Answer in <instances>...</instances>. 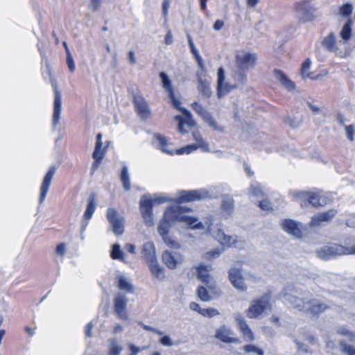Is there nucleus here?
I'll return each instance as SVG.
<instances>
[{
    "label": "nucleus",
    "mask_w": 355,
    "mask_h": 355,
    "mask_svg": "<svg viewBox=\"0 0 355 355\" xmlns=\"http://www.w3.org/2000/svg\"><path fill=\"white\" fill-rule=\"evenodd\" d=\"M132 103L137 114L141 120L146 121L151 117V110L145 98L141 94H134Z\"/></svg>",
    "instance_id": "nucleus-10"
},
{
    "label": "nucleus",
    "mask_w": 355,
    "mask_h": 355,
    "mask_svg": "<svg viewBox=\"0 0 355 355\" xmlns=\"http://www.w3.org/2000/svg\"><path fill=\"white\" fill-rule=\"evenodd\" d=\"M295 344L299 351L303 352L304 353H311L308 346H306L305 344L297 340L295 341Z\"/></svg>",
    "instance_id": "nucleus-58"
},
{
    "label": "nucleus",
    "mask_w": 355,
    "mask_h": 355,
    "mask_svg": "<svg viewBox=\"0 0 355 355\" xmlns=\"http://www.w3.org/2000/svg\"><path fill=\"white\" fill-rule=\"evenodd\" d=\"M159 78L162 80V87L168 92V97L171 100V103L173 107L179 106V104H181L180 101L175 96L174 89L172 86V83L171 79L166 73L162 71L159 73Z\"/></svg>",
    "instance_id": "nucleus-19"
},
{
    "label": "nucleus",
    "mask_w": 355,
    "mask_h": 355,
    "mask_svg": "<svg viewBox=\"0 0 355 355\" xmlns=\"http://www.w3.org/2000/svg\"><path fill=\"white\" fill-rule=\"evenodd\" d=\"M148 266L153 277L159 280H163L165 278L164 269L159 265L157 260L148 263Z\"/></svg>",
    "instance_id": "nucleus-33"
},
{
    "label": "nucleus",
    "mask_w": 355,
    "mask_h": 355,
    "mask_svg": "<svg viewBox=\"0 0 355 355\" xmlns=\"http://www.w3.org/2000/svg\"><path fill=\"white\" fill-rule=\"evenodd\" d=\"M170 227L171 223L163 218L157 227V232L161 236H164V235L168 234Z\"/></svg>",
    "instance_id": "nucleus-44"
},
{
    "label": "nucleus",
    "mask_w": 355,
    "mask_h": 355,
    "mask_svg": "<svg viewBox=\"0 0 355 355\" xmlns=\"http://www.w3.org/2000/svg\"><path fill=\"white\" fill-rule=\"evenodd\" d=\"M162 237L165 244L167 245L168 246L175 248H178L180 247L179 243L173 240L172 238L169 236L168 234L164 235V236Z\"/></svg>",
    "instance_id": "nucleus-52"
},
{
    "label": "nucleus",
    "mask_w": 355,
    "mask_h": 355,
    "mask_svg": "<svg viewBox=\"0 0 355 355\" xmlns=\"http://www.w3.org/2000/svg\"><path fill=\"white\" fill-rule=\"evenodd\" d=\"M191 107L213 130L220 132H224V128L217 123L212 114L206 109H205L201 104L198 103V102H193L191 104Z\"/></svg>",
    "instance_id": "nucleus-7"
},
{
    "label": "nucleus",
    "mask_w": 355,
    "mask_h": 355,
    "mask_svg": "<svg viewBox=\"0 0 355 355\" xmlns=\"http://www.w3.org/2000/svg\"><path fill=\"white\" fill-rule=\"evenodd\" d=\"M209 196V191L205 189L182 191L176 199L178 203L189 202L205 199Z\"/></svg>",
    "instance_id": "nucleus-9"
},
{
    "label": "nucleus",
    "mask_w": 355,
    "mask_h": 355,
    "mask_svg": "<svg viewBox=\"0 0 355 355\" xmlns=\"http://www.w3.org/2000/svg\"><path fill=\"white\" fill-rule=\"evenodd\" d=\"M93 159H94V162L92 165V171L94 173L99 167L103 159L101 157H98V158L96 157V158H93Z\"/></svg>",
    "instance_id": "nucleus-63"
},
{
    "label": "nucleus",
    "mask_w": 355,
    "mask_h": 355,
    "mask_svg": "<svg viewBox=\"0 0 355 355\" xmlns=\"http://www.w3.org/2000/svg\"><path fill=\"white\" fill-rule=\"evenodd\" d=\"M154 138L157 141V144L156 145V147L159 149H160L162 152L166 153L168 155H173L174 153L173 150H169L167 148L168 146V141L166 138L159 133L154 134Z\"/></svg>",
    "instance_id": "nucleus-34"
},
{
    "label": "nucleus",
    "mask_w": 355,
    "mask_h": 355,
    "mask_svg": "<svg viewBox=\"0 0 355 355\" xmlns=\"http://www.w3.org/2000/svg\"><path fill=\"white\" fill-rule=\"evenodd\" d=\"M294 10L300 23H306L313 21L317 15L316 8L313 7L309 0H303L294 3Z\"/></svg>",
    "instance_id": "nucleus-4"
},
{
    "label": "nucleus",
    "mask_w": 355,
    "mask_h": 355,
    "mask_svg": "<svg viewBox=\"0 0 355 355\" xmlns=\"http://www.w3.org/2000/svg\"><path fill=\"white\" fill-rule=\"evenodd\" d=\"M170 200L169 198L164 196L155 197L153 199L148 198L146 196H143L141 198L139 209L146 225L150 227L154 224L153 214V205H159Z\"/></svg>",
    "instance_id": "nucleus-3"
},
{
    "label": "nucleus",
    "mask_w": 355,
    "mask_h": 355,
    "mask_svg": "<svg viewBox=\"0 0 355 355\" xmlns=\"http://www.w3.org/2000/svg\"><path fill=\"white\" fill-rule=\"evenodd\" d=\"M110 257L112 259L124 261V252L121 249V245L119 243H114L112 246Z\"/></svg>",
    "instance_id": "nucleus-37"
},
{
    "label": "nucleus",
    "mask_w": 355,
    "mask_h": 355,
    "mask_svg": "<svg viewBox=\"0 0 355 355\" xmlns=\"http://www.w3.org/2000/svg\"><path fill=\"white\" fill-rule=\"evenodd\" d=\"M346 135L348 139L351 141H354V128L352 125L346 126L345 128Z\"/></svg>",
    "instance_id": "nucleus-54"
},
{
    "label": "nucleus",
    "mask_w": 355,
    "mask_h": 355,
    "mask_svg": "<svg viewBox=\"0 0 355 355\" xmlns=\"http://www.w3.org/2000/svg\"><path fill=\"white\" fill-rule=\"evenodd\" d=\"M193 137L194 139L198 142V147L202 148L205 151H207L209 150V145L207 142H205L199 132H193Z\"/></svg>",
    "instance_id": "nucleus-46"
},
{
    "label": "nucleus",
    "mask_w": 355,
    "mask_h": 355,
    "mask_svg": "<svg viewBox=\"0 0 355 355\" xmlns=\"http://www.w3.org/2000/svg\"><path fill=\"white\" fill-rule=\"evenodd\" d=\"M54 101H53V129L56 128V126L58 125L60 118V114L62 110V94L60 91L58 89L56 85L54 86Z\"/></svg>",
    "instance_id": "nucleus-18"
},
{
    "label": "nucleus",
    "mask_w": 355,
    "mask_h": 355,
    "mask_svg": "<svg viewBox=\"0 0 355 355\" xmlns=\"http://www.w3.org/2000/svg\"><path fill=\"white\" fill-rule=\"evenodd\" d=\"M175 109L180 111L183 115V116L180 115H177L175 117V119L178 121V130L181 134L187 133L188 131L184 128V125H187L190 128H193L196 125V121L192 118V114L189 110L187 108L181 107V104H179V106L174 107Z\"/></svg>",
    "instance_id": "nucleus-8"
},
{
    "label": "nucleus",
    "mask_w": 355,
    "mask_h": 355,
    "mask_svg": "<svg viewBox=\"0 0 355 355\" xmlns=\"http://www.w3.org/2000/svg\"><path fill=\"white\" fill-rule=\"evenodd\" d=\"M311 63V62L309 58H307L304 61L302 64L301 74L304 78H309L312 80H316L320 76V75L313 76L312 73H307L308 70L310 69Z\"/></svg>",
    "instance_id": "nucleus-38"
},
{
    "label": "nucleus",
    "mask_w": 355,
    "mask_h": 355,
    "mask_svg": "<svg viewBox=\"0 0 355 355\" xmlns=\"http://www.w3.org/2000/svg\"><path fill=\"white\" fill-rule=\"evenodd\" d=\"M257 59V55L254 53L238 54L236 55V67L239 70L248 71L256 65Z\"/></svg>",
    "instance_id": "nucleus-12"
},
{
    "label": "nucleus",
    "mask_w": 355,
    "mask_h": 355,
    "mask_svg": "<svg viewBox=\"0 0 355 355\" xmlns=\"http://www.w3.org/2000/svg\"><path fill=\"white\" fill-rule=\"evenodd\" d=\"M352 21L349 18L345 24L343 25L342 30L340 33V37L345 41L347 42L350 40L352 33Z\"/></svg>",
    "instance_id": "nucleus-36"
},
{
    "label": "nucleus",
    "mask_w": 355,
    "mask_h": 355,
    "mask_svg": "<svg viewBox=\"0 0 355 355\" xmlns=\"http://www.w3.org/2000/svg\"><path fill=\"white\" fill-rule=\"evenodd\" d=\"M159 343L162 345L167 347H171L173 345L171 338L168 336H162L159 340Z\"/></svg>",
    "instance_id": "nucleus-56"
},
{
    "label": "nucleus",
    "mask_w": 355,
    "mask_h": 355,
    "mask_svg": "<svg viewBox=\"0 0 355 355\" xmlns=\"http://www.w3.org/2000/svg\"><path fill=\"white\" fill-rule=\"evenodd\" d=\"M337 333L338 334H340L342 336H346L349 337V340L350 342H354L355 341V334L347 329L344 327H340L337 330Z\"/></svg>",
    "instance_id": "nucleus-49"
},
{
    "label": "nucleus",
    "mask_w": 355,
    "mask_h": 355,
    "mask_svg": "<svg viewBox=\"0 0 355 355\" xmlns=\"http://www.w3.org/2000/svg\"><path fill=\"white\" fill-rule=\"evenodd\" d=\"M270 294L265 293L260 298L252 302L246 311L249 318H255L260 315L269 306Z\"/></svg>",
    "instance_id": "nucleus-5"
},
{
    "label": "nucleus",
    "mask_w": 355,
    "mask_h": 355,
    "mask_svg": "<svg viewBox=\"0 0 355 355\" xmlns=\"http://www.w3.org/2000/svg\"><path fill=\"white\" fill-rule=\"evenodd\" d=\"M65 251H66L65 243H62L57 245L56 249H55V252L57 254L62 256L65 253Z\"/></svg>",
    "instance_id": "nucleus-61"
},
{
    "label": "nucleus",
    "mask_w": 355,
    "mask_h": 355,
    "mask_svg": "<svg viewBox=\"0 0 355 355\" xmlns=\"http://www.w3.org/2000/svg\"><path fill=\"white\" fill-rule=\"evenodd\" d=\"M101 0H91L89 6L92 11H96L100 8Z\"/></svg>",
    "instance_id": "nucleus-60"
},
{
    "label": "nucleus",
    "mask_w": 355,
    "mask_h": 355,
    "mask_svg": "<svg viewBox=\"0 0 355 355\" xmlns=\"http://www.w3.org/2000/svg\"><path fill=\"white\" fill-rule=\"evenodd\" d=\"M274 76L280 84L288 91H293L295 89V83L291 80L286 74L280 69L274 70Z\"/></svg>",
    "instance_id": "nucleus-26"
},
{
    "label": "nucleus",
    "mask_w": 355,
    "mask_h": 355,
    "mask_svg": "<svg viewBox=\"0 0 355 355\" xmlns=\"http://www.w3.org/2000/svg\"><path fill=\"white\" fill-rule=\"evenodd\" d=\"M197 295L200 300L209 302L211 300V296L208 293L207 290L204 286H200L197 289Z\"/></svg>",
    "instance_id": "nucleus-43"
},
{
    "label": "nucleus",
    "mask_w": 355,
    "mask_h": 355,
    "mask_svg": "<svg viewBox=\"0 0 355 355\" xmlns=\"http://www.w3.org/2000/svg\"><path fill=\"white\" fill-rule=\"evenodd\" d=\"M236 88V85H230L229 83H223V87H221V97L229 94L233 89Z\"/></svg>",
    "instance_id": "nucleus-53"
},
{
    "label": "nucleus",
    "mask_w": 355,
    "mask_h": 355,
    "mask_svg": "<svg viewBox=\"0 0 355 355\" xmlns=\"http://www.w3.org/2000/svg\"><path fill=\"white\" fill-rule=\"evenodd\" d=\"M228 277L231 284L237 290L241 292H244L247 290L248 287L244 282V278L240 269L231 268L228 272Z\"/></svg>",
    "instance_id": "nucleus-14"
},
{
    "label": "nucleus",
    "mask_w": 355,
    "mask_h": 355,
    "mask_svg": "<svg viewBox=\"0 0 355 355\" xmlns=\"http://www.w3.org/2000/svg\"><path fill=\"white\" fill-rule=\"evenodd\" d=\"M121 350L122 347L117 345H113L112 346L108 355H119Z\"/></svg>",
    "instance_id": "nucleus-62"
},
{
    "label": "nucleus",
    "mask_w": 355,
    "mask_h": 355,
    "mask_svg": "<svg viewBox=\"0 0 355 355\" xmlns=\"http://www.w3.org/2000/svg\"><path fill=\"white\" fill-rule=\"evenodd\" d=\"M198 89L200 94H201L205 98H210L212 95V91L210 87V82L207 80H203L202 77L198 73Z\"/></svg>",
    "instance_id": "nucleus-29"
},
{
    "label": "nucleus",
    "mask_w": 355,
    "mask_h": 355,
    "mask_svg": "<svg viewBox=\"0 0 355 355\" xmlns=\"http://www.w3.org/2000/svg\"><path fill=\"white\" fill-rule=\"evenodd\" d=\"M282 229L291 235L296 238L302 237V231L299 228L297 223L292 219L286 218L282 220L281 223Z\"/></svg>",
    "instance_id": "nucleus-23"
},
{
    "label": "nucleus",
    "mask_w": 355,
    "mask_h": 355,
    "mask_svg": "<svg viewBox=\"0 0 355 355\" xmlns=\"http://www.w3.org/2000/svg\"><path fill=\"white\" fill-rule=\"evenodd\" d=\"M328 308L329 306L324 303L319 302L316 299L313 298L306 302V305L304 312L312 316H318Z\"/></svg>",
    "instance_id": "nucleus-21"
},
{
    "label": "nucleus",
    "mask_w": 355,
    "mask_h": 355,
    "mask_svg": "<svg viewBox=\"0 0 355 355\" xmlns=\"http://www.w3.org/2000/svg\"><path fill=\"white\" fill-rule=\"evenodd\" d=\"M56 167L55 166H51L48 172L45 175L41 188H40V194L39 198L40 204H42L46 196V194L49 191L52 179L55 173Z\"/></svg>",
    "instance_id": "nucleus-20"
},
{
    "label": "nucleus",
    "mask_w": 355,
    "mask_h": 355,
    "mask_svg": "<svg viewBox=\"0 0 355 355\" xmlns=\"http://www.w3.org/2000/svg\"><path fill=\"white\" fill-rule=\"evenodd\" d=\"M197 277L198 279L205 283L209 288L212 289L214 288V284L211 282V276L206 266L200 265L197 268Z\"/></svg>",
    "instance_id": "nucleus-27"
},
{
    "label": "nucleus",
    "mask_w": 355,
    "mask_h": 355,
    "mask_svg": "<svg viewBox=\"0 0 355 355\" xmlns=\"http://www.w3.org/2000/svg\"><path fill=\"white\" fill-rule=\"evenodd\" d=\"M187 37L188 43H189V47H190L192 54L194 55V54H196L197 53H198V51L196 49V47L193 42L192 37L191 36V35L189 33L187 34Z\"/></svg>",
    "instance_id": "nucleus-55"
},
{
    "label": "nucleus",
    "mask_w": 355,
    "mask_h": 355,
    "mask_svg": "<svg viewBox=\"0 0 355 355\" xmlns=\"http://www.w3.org/2000/svg\"><path fill=\"white\" fill-rule=\"evenodd\" d=\"M96 207V195L92 193L89 195L88 198V202L87 205L86 210L84 213V220H89L92 218Z\"/></svg>",
    "instance_id": "nucleus-31"
},
{
    "label": "nucleus",
    "mask_w": 355,
    "mask_h": 355,
    "mask_svg": "<svg viewBox=\"0 0 355 355\" xmlns=\"http://www.w3.org/2000/svg\"><path fill=\"white\" fill-rule=\"evenodd\" d=\"M120 180L125 191H129L131 189L130 179L128 166L124 164L121 171Z\"/></svg>",
    "instance_id": "nucleus-35"
},
{
    "label": "nucleus",
    "mask_w": 355,
    "mask_h": 355,
    "mask_svg": "<svg viewBox=\"0 0 355 355\" xmlns=\"http://www.w3.org/2000/svg\"><path fill=\"white\" fill-rule=\"evenodd\" d=\"M285 300L289 302L295 309H297L300 311L305 310L306 302L304 299L300 298L297 296L286 293L284 295Z\"/></svg>",
    "instance_id": "nucleus-28"
},
{
    "label": "nucleus",
    "mask_w": 355,
    "mask_h": 355,
    "mask_svg": "<svg viewBox=\"0 0 355 355\" xmlns=\"http://www.w3.org/2000/svg\"><path fill=\"white\" fill-rule=\"evenodd\" d=\"M337 214V211L334 209H329L326 211L322 212L311 218L310 225L311 226H318L321 222H328Z\"/></svg>",
    "instance_id": "nucleus-24"
},
{
    "label": "nucleus",
    "mask_w": 355,
    "mask_h": 355,
    "mask_svg": "<svg viewBox=\"0 0 355 355\" xmlns=\"http://www.w3.org/2000/svg\"><path fill=\"white\" fill-rule=\"evenodd\" d=\"M346 225L349 227L355 228V215L351 216L347 220Z\"/></svg>",
    "instance_id": "nucleus-64"
},
{
    "label": "nucleus",
    "mask_w": 355,
    "mask_h": 355,
    "mask_svg": "<svg viewBox=\"0 0 355 355\" xmlns=\"http://www.w3.org/2000/svg\"><path fill=\"white\" fill-rule=\"evenodd\" d=\"M191 209L179 205L168 207L164 214V219L168 223L183 222L187 223L193 230H202L204 225L202 222H198V218L184 215V212Z\"/></svg>",
    "instance_id": "nucleus-1"
},
{
    "label": "nucleus",
    "mask_w": 355,
    "mask_h": 355,
    "mask_svg": "<svg viewBox=\"0 0 355 355\" xmlns=\"http://www.w3.org/2000/svg\"><path fill=\"white\" fill-rule=\"evenodd\" d=\"M316 254L319 259L324 261H327L341 255L355 254V245L352 247H345L342 245L333 243L318 249Z\"/></svg>",
    "instance_id": "nucleus-2"
},
{
    "label": "nucleus",
    "mask_w": 355,
    "mask_h": 355,
    "mask_svg": "<svg viewBox=\"0 0 355 355\" xmlns=\"http://www.w3.org/2000/svg\"><path fill=\"white\" fill-rule=\"evenodd\" d=\"M183 260V256L177 252L165 250L162 254V261L169 269H175Z\"/></svg>",
    "instance_id": "nucleus-17"
},
{
    "label": "nucleus",
    "mask_w": 355,
    "mask_h": 355,
    "mask_svg": "<svg viewBox=\"0 0 355 355\" xmlns=\"http://www.w3.org/2000/svg\"><path fill=\"white\" fill-rule=\"evenodd\" d=\"M341 347V351L345 355H355V347L352 345H347L345 340H341L339 342Z\"/></svg>",
    "instance_id": "nucleus-45"
},
{
    "label": "nucleus",
    "mask_w": 355,
    "mask_h": 355,
    "mask_svg": "<svg viewBox=\"0 0 355 355\" xmlns=\"http://www.w3.org/2000/svg\"><path fill=\"white\" fill-rule=\"evenodd\" d=\"M118 287L120 290L125 291L127 293H134V288L132 285L130 283H129L127 281V279L123 276H120L119 277Z\"/></svg>",
    "instance_id": "nucleus-39"
},
{
    "label": "nucleus",
    "mask_w": 355,
    "mask_h": 355,
    "mask_svg": "<svg viewBox=\"0 0 355 355\" xmlns=\"http://www.w3.org/2000/svg\"><path fill=\"white\" fill-rule=\"evenodd\" d=\"M141 257L147 264L157 260L155 247L153 242L148 241L143 244Z\"/></svg>",
    "instance_id": "nucleus-22"
},
{
    "label": "nucleus",
    "mask_w": 355,
    "mask_h": 355,
    "mask_svg": "<svg viewBox=\"0 0 355 355\" xmlns=\"http://www.w3.org/2000/svg\"><path fill=\"white\" fill-rule=\"evenodd\" d=\"M225 79V70L223 67L218 69V80H217V96L221 98V87H223V83Z\"/></svg>",
    "instance_id": "nucleus-40"
},
{
    "label": "nucleus",
    "mask_w": 355,
    "mask_h": 355,
    "mask_svg": "<svg viewBox=\"0 0 355 355\" xmlns=\"http://www.w3.org/2000/svg\"><path fill=\"white\" fill-rule=\"evenodd\" d=\"M322 46L328 51L334 52L336 49V40L335 34L331 32L323 38Z\"/></svg>",
    "instance_id": "nucleus-32"
},
{
    "label": "nucleus",
    "mask_w": 355,
    "mask_h": 355,
    "mask_svg": "<svg viewBox=\"0 0 355 355\" xmlns=\"http://www.w3.org/2000/svg\"><path fill=\"white\" fill-rule=\"evenodd\" d=\"M67 63L69 70L71 73H73L75 71V62L73 56L69 50H67Z\"/></svg>",
    "instance_id": "nucleus-51"
},
{
    "label": "nucleus",
    "mask_w": 355,
    "mask_h": 355,
    "mask_svg": "<svg viewBox=\"0 0 355 355\" xmlns=\"http://www.w3.org/2000/svg\"><path fill=\"white\" fill-rule=\"evenodd\" d=\"M220 314V312L218 309L212 307H209L207 309H202V310L200 311V315H202L204 317L207 318H212L216 315H218Z\"/></svg>",
    "instance_id": "nucleus-47"
},
{
    "label": "nucleus",
    "mask_w": 355,
    "mask_h": 355,
    "mask_svg": "<svg viewBox=\"0 0 355 355\" xmlns=\"http://www.w3.org/2000/svg\"><path fill=\"white\" fill-rule=\"evenodd\" d=\"M236 321L239 325V329L241 331V332L243 334V336L247 338V340L248 341H253L254 340L255 338L254 336L253 332L252 331L251 329L247 324L244 317L239 314L236 318Z\"/></svg>",
    "instance_id": "nucleus-25"
},
{
    "label": "nucleus",
    "mask_w": 355,
    "mask_h": 355,
    "mask_svg": "<svg viewBox=\"0 0 355 355\" xmlns=\"http://www.w3.org/2000/svg\"><path fill=\"white\" fill-rule=\"evenodd\" d=\"M141 326H142L144 329H145L146 331H150V332H153V333H155V334H156L157 335H162L164 334L163 331L159 330L157 328L153 327L151 326L146 325V324H142Z\"/></svg>",
    "instance_id": "nucleus-57"
},
{
    "label": "nucleus",
    "mask_w": 355,
    "mask_h": 355,
    "mask_svg": "<svg viewBox=\"0 0 355 355\" xmlns=\"http://www.w3.org/2000/svg\"><path fill=\"white\" fill-rule=\"evenodd\" d=\"M103 135L101 133H98L96 135V141L95 144L94 150L92 153V158L101 157L103 159L106 151L107 146L103 148V142H102Z\"/></svg>",
    "instance_id": "nucleus-30"
},
{
    "label": "nucleus",
    "mask_w": 355,
    "mask_h": 355,
    "mask_svg": "<svg viewBox=\"0 0 355 355\" xmlns=\"http://www.w3.org/2000/svg\"><path fill=\"white\" fill-rule=\"evenodd\" d=\"M250 193L254 197H261L263 194L261 187L258 183L251 184L250 187Z\"/></svg>",
    "instance_id": "nucleus-48"
},
{
    "label": "nucleus",
    "mask_w": 355,
    "mask_h": 355,
    "mask_svg": "<svg viewBox=\"0 0 355 355\" xmlns=\"http://www.w3.org/2000/svg\"><path fill=\"white\" fill-rule=\"evenodd\" d=\"M241 349L247 354L252 353L256 355H264V351L252 344H248L243 346Z\"/></svg>",
    "instance_id": "nucleus-41"
},
{
    "label": "nucleus",
    "mask_w": 355,
    "mask_h": 355,
    "mask_svg": "<svg viewBox=\"0 0 355 355\" xmlns=\"http://www.w3.org/2000/svg\"><path fill=\"white\" fill-rule=\"evenodd\" d=\"M234 333L231 328L222 325L216 330L215 338L224 343H241V340L234 337Z\"/></svg>",
    "instance_id": "nucleus-13"
},
{
    "label": "nucleus",
    "mask_w": 355,
    "mask_h": 355,
    "mask_svg": "<svg viewBox=\"0 0 355 355\" xmlns=\"http://www.w3.org/2000/svg\"><path fill=\"white\" fill-rule=\"evenodd\" d=\"M128 298L123 294H118L114 299V311L119 318L127 320L128 314L126 312Z\"/></svg>",
    "instance_id": "nucleus-16"
},
{
    "label": "nucleus",
    "mask_w": 355,
    "mask_h": 355,
    "mask_svg": "<svg viewBox=\"0 0 355 355\" xmlns=\"http://www.w3.org/2000/svg\"><path fill=\"white\" fill-rule=\"evenodd\" d=\"M289 193L295 199L301 200L304 204L309 203L315 207L322 205L320 202V197L315 193L293 190L290 191Z\"/></svg>",
    "instance_id": "nucleus-11"
},
{
    "label": "nucleus",
    "mask_w": 355,
    "mask_h": 355,
    "mask_svg": "<svg viewBox=\"0 0 355 355\" xmlns=\"http://www.w3.org/2000/svg\"><path fill=\"white\" fill-rule=\"evenodd\" d=\"M352 4L350 3H346L339 8L338 13L343 17H349L352 15Z\"/></svg>",
    "instance_id": "nucleus-42"
},
{
    "label": "nucleus",
    "mask_w": 355,
    "mask_h": 355,
    "mask_svg": "<svg viewBox=\"0 0 355 355\" xmlns=\"http://www.w3.org/2000/svg\"><path fill=\"white\" fill-rule=\"evenodd\" d=\"M259 207L262 210H266V211L271 209L270 202L268 200H263L260 201L259 203Z\"/></svg>",
    "instance_id": "nucleus-59"
},
{
    "label": "nucleus",
    "mask_w": 355,
    "mask_h": 355,
    "mask_svg": "<svg viewBox=\"0 0 355 355\" xmlns=\"http://www.w3.org/2000/svg\"><path fill=\"white\" fill-rule=\"evenodd\" d=\"M220 208L225 218L232 217L235 210V200L230 194L221 195V202Z\"/></svg>",
    "instance_id": "nucleus-15"
},
{
    "label": "nucleus",
    "mask_w": 355,
    "mask_h": 355,
    "mask_svg": "<svg viewBox=\"0 0 355 355\" xmlns=\"http://www.w3.org/2000/svg\"><path fill=\"white\" fill-rule=\"evenodd\" d=\"M248 71L245 70H239L236 72L235 78L241 84L243 85L245 83L247 80L246 73Z\"/></svg>",
    "instance_id": "nucleus-50"
},
{
    "label": "nucleus",
    "mask_w": 355,
    "mask_h": 355,
    "mask_svg": "<svg viewBox=\"0 0 355 355\" xmlns=\"http://www.w3.org/2000/svg\"><path fill=\"white\" fill-rule=\"evenodd\" d=\"M106 217L111 225L112 230L116 236L122 235L124 232V218L114 208H108Z\"/></svg>",
    "instance_id": "nucleus-6"
}]
</instances>
